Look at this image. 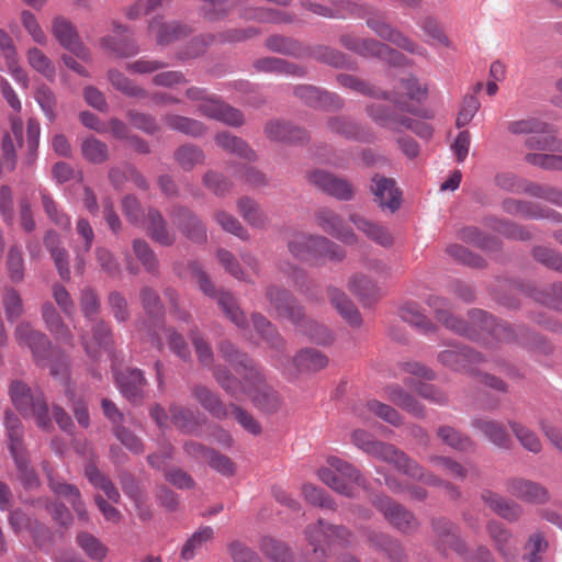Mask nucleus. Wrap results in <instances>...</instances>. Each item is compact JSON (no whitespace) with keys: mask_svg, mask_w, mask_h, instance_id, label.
I'll use <instances>...</instances> for the list:
<instances>
[{"mask_svg":"<svg viewBox=\"0 0 562 562\" xmlns=\"http://www.w3.org/2000/svg\"><path fill=\"white\" fill-rule=\"evenodd\" d=\"M34 99L49 122L56 120L57 98L54 91L46 85H41L34 92Z\"/></svg>","mask_w":562,"mask_h":562,"instance_id":"4d7b16f0","label":"nucleus"},{"mask_svg":"<svg viewBox=\"0 0 562 562\" xmlns=\"http://www.w3.org/2000/svg\"><path fill=\"white\" fill-rule=\"evenodd\" d=\"M472 426L493 445L499 448L509 446L510 437L503 424L486 418H475L472 420Z\"/></svg>","mask_w":562,"mask_h":562,"instance_id":"c756f323","label":"nucleus"},{"mask_svg":"<svg viewBox=\"0 0 562 562\" xmlns=\"http://www.w3.org/2000/svg\"><path fill=\"white\" fill-rule=\"evenodd\" d=\"M267 297L276 314L297 325L301 331L318 345L333 342V334L323 325L314 321H305L302 307L295 304L294 299L285 291L276 286L267 290Z\"/></svg>","mask_w":562,"mask_h":562,"instance_id":"20e7f679","label":"nucleus"},{"mask_svg":"<svg viewBox=\"0 0 562 562\" xmlns=\"http://www.w3.org/2000/svg\"><path fill=\"white\" fill-rule=\"evenodd\" d=\"M213 536L214 531L209 526L198 529L183 544L180 553L181 559L186 561L193 559L196 552L213 539Z\"/></svg>","mask_w":562,"mask_h":562,"instance_id":"49530a36","label":"nucleus"},{"mask_svg":"<svg viewBox=\"0 0 562 562\" xmlns=\"http://www.w3.org/2000/svg\"><path fill=\"white\" fill-rule=\"evenodd\" d=\"M349 288L363 299H375L382 293V288L376 282L361 274H357L350 280Z\"/></svg>","mask_w":562,"mask_h":562,"instance_id":"bf43d9fd","label":"nucleus"},{"mask_svg":"<svg viewBox=\"0 0 562 562\" xmlns=\"http://www.w3.org/2000/svg\"><path fill=\"white\" fill-rule=\"evenodd\" d=\"M288 247L290 252L301 260L321 257L340 260L344 257V251L340 247L323 236L297 233L289 240Z\"/></svg>","mask_w":562,"mask_h":562,"instance_id":"1a4fd4ad","label":"nucleus"},{"mask_svg":"<svg viewBox=\"0 0 562 562\" xmlns=\"http://www.w3.org/2000/svg\"><path fill=\"white\" fill-rule=\"evenodd\" d=\"M340 43L346 48L364 57H376L393 66L409 65L408 59L400 52L376 40H361L352 35H342Z\"/></svg>","mask_w":562,"mask_h":562,"instance_id":"9b49d317","label":"nucleus"},{"mask_svg":"<svg viewBox=\"0 0 562 562\" xmlns=\"http://www.w3.org/2000/svg\"><path fill=\"white\" fill-rule=\"evenodd\" d=\"M193 394L199 403L214 417L222 419L229 415L228 408L207 387L196 386Z\"/></svg>","mask_w":562,"mask_h":562,"instance_id":"de8ad7c7","label":"nucleus"},{"mask_svg":"<svg viewBox=\"0 0 562 562\" xmlns=\"http://www.w3.org/2000/svg\"><path fill=\"white\" fill-rule=\"evenodd\" d=\"M509 426L512 428L513 434L519 441V443L528 451L532 453H539L542 449L541 441L537 434L531 430L529 427L517 423L510 422Z\"/></svg>","mask_w":562,"mask_h":562,"instance_id":"6e6d98bb","label":"nucleus"},{"mask_svg":"<svg viewBox=\"0 0 562 562\" xmlns=\"http://www.w3.org/2000/svg\"><path fill=\"white\" fill-rule=\"evenodd\" d=\"M294 94L311 106L339 109L342 106V100L335 93L321 90L312 86H299Z\"/></svg>","mask_w":562,"mask_h":562,"instance_id":"cd10ccee","label":"nucleus"},{"mask_svg":"<svg viewBox=\"0 0 562 562\" xmlns=\"http://www.w3.org/2000/svg\"><path fill=\"white\" fill-rule=\"evenodd\" d=\"M4 427L9 439V449L14 459L19 479L26 488L38 485V479L32 468L29 467V459L23 446V428L20 419L11 412H7Z\"/></svg>","mask_w":562,"mask_h":562,"instance_id":"0eeeda50","label":"nucleus"},{"mask_svg":"<svg viewBox=\"0 0 562 562\" xmlns=\"http://www.w3.org/2000/svg\"><path fill=\"white\" fill-rule=\"evenodd\" d=\"M41 200L43 209L48 216V218L58 227L69 229L71 226L70 217L58 209L56 202L52 199V196L46 192V190H41Z\"/></svg>","mask_w":562,"mask_h":562,"instance_id":"13d9d810","label":"nucleus"},{"mask_svg":"<svg viewBox=\"0 0 562 562\" xmlns=\"http://www.w3.org/2000/svg\"><path fill=\"white\" fill-rule=\"evenodd\" d=\"M400 317L426 334L435 330L434 324L422 313L419 305L415 302H405L400 308Z\"/></svg>","mask_w":562,"mask_h":562,"instance_id":"a18cd8bd","label":"nucleus"},{"mask_svg":"<svg viewBox=\"0 0 562 562\" xmlns=\"http://www.w3.org/2000/svg\"><path fill=\"white\" fill-rule=\"evenodd\" d=\"M47 475H48V480H49L50 490L55 494L68 498L69 502L71 503L74 510L77 513L79 518L87 520L88 514H87L85 504L81 501L79 490L75 485L67 484L65 482L55 480L49 473Z\"/></svg>","mask_w":562,"mask_h":562,"instance_id":"c9c22d12","label":"nucleus"},{"mask_svg":"<svg viewBox=\"0 0 562 562\" xmlns=\"http://www.w3.org/2000/svg\"><path fill=\"white\" fill-rule=\"evenodd\" d=\"M506 128L513 135H526L528 149L562 151V140L555 138L549 124L536 117L509 121Z\"/></svg>","mask_w":562,"mask_h":562,"instance_id":"423d86ee","label":"nucleus"},{"mask_svg":"<svg viewBox=\"0 0 562 562\" xmlns=\"http://www.w3.org/2000/svg\"><path fill=\"white\" fill-rule=\"evenodd\" d=\"M173 221L192 241L202 243L206 239L205 227L189 210L179 209L175 214Z\"/></svg>","mask_w":562,"mask_h":562,"instance_id":"7c9ffc66","label":"nucleus"},{"mask_svg":"<svg viewBox=\"0 0 562 562\" xmlns=\"http://www.w3.org/2000/svg\"><path fill=\"white\" fill-rule=\"evenodd\" d=\"M363 18H366L368 27H370L379 37L391 42L411 54L427 57L428 52L425 47L417 44L398 29L386 22L384 15L381 13L370 12L367 15H363Z\"/></svg>","mask_w":562,"mask_h":562,"instance_id":"f8f14e48","label":"nucleus"},{"mask_svg":"<svg viewBox=\"0 0 562 562\" xmlns=\"http://www.w3.org/2000/svg\"><path fill=\"white\" fill-rule=\"evenodd\" d=\"M146 227L155 241L164 246L171 245L175 241L173 234L166 228V222L159 212L155 210L148 212Z\"/></svg>","mask_w":562,"mask_h":562,"instance_id":"c03bdc74","label":"nucleus"},{"mask_svg":"<svg viewBox=\"0 0 562 562\" xmlns=\"http://www.w3.org/2000/svg\"><path fill=\"white\" fill-rule=\"evenodd\" d=\"M482 499L491 509L507 520H516L521 514V509L517 504L505 499L494 492L484 491Z\"/></svg>","mask_w":562,"mask_h":562,"instance_id":"4c0bfd02","label":"nucleus"},{"mask_svg":"<svg viewBox=\"0 0 562 562\" xmlns=\"http://www.w3.org/2000/svg\"><path fill=\"white\" fill-rule=\"evenodd\" d=\"M272 364L288 378L302 372H316L328 364V358L317 349L306 348L299 351L294 358L285 355H277Z\"/></svg>","mask_w":562,"mask_h":562,"instance_id":"9d476101","label":"nucleus"},{"mask_svg":"<svg viewBox=\"0 0 562 562\" xmlns=\"http://www.w3.org/2000/svg\"><path fill=\"white\" fill-rule=\"evenodd\" d=\"M368 113L376 124L393 132L412 130L419 137L425 139L430 138L432 135V128L429 124L403 115H396L382 105H370Z\"/></svg>","mask_w":562,"mask_h":562,"instance_id":"ddd939ff","label":"nucleus"},{"mask_svg":"<svg viewBox=\"0 0 562 562\" xmlns=\"http://www.w3.org/2000/svg\"><path fill=\"white\" fill-rule=\"evenodd\" d=\"M317 477L334 492L346 497H356V488L367 490V481L351 463L336 456H329L326 465L317 471Z\"/></svg>","mask_w":562,"mask_h":562,"instance_id":"39448f33","label":"nucleus"},{"mask_svg":"<svg viewBox=\"0 0 562 562\" xmlns=\"http://www.w3.org/2000/svg\"><path fill=\"white\" fill-rule=\"evenodd\" d=\"M387 397L397 406L416 417L424 416V407L411 394L398 385H390L385 389Z\"/></svg>","mask_w":562,"mask_h":562,"instance_id":"79ce46f5","label":"nucleus"},{"mask_svg":"<svg viewBox=\"0 0 562 562\" xmlns=\"http://www.w3.org/2000/svg\"><path fill=\"white\" fill-rule=\"evenodd\" d=\"M503 207L507 213L525 218H548L554 223L562 222L561 213L553 210H544L539 204L532 202L508 199L504 201Z\"/></svg>","mask_w":562,"mask_h":562,"instance_id":"412c9836","label":"nucleus"},{"mask_svg":"<svg viewBox=\"0 0 562 562\" xmlns=\"http://www.w3.org/2000/svg\"><path fill=\"white\" fill-rule=\"evenodd\" d=\"M1 303L9 323L16 322L24 313L23 300L20 293L11 286L4 288Z\"/></svg>","mask_w":562,"mask_h":562,"instance_id":"3c124183","label":"nucleus"},{"mask_svg":"<svg viewBox=\"0 0 562 562\" xmlns=\"http://www.w3.org/2000/svg\"><path fill=\"white\" fill-rule=\"evenodd\" d=\"M372 192L382 209L395 212L401 205V192L393 179L375 176L372 178Z\"/></svg>","mask_w":562,"mask_h":562,"instance_id":"b1692460","label":"nucleus"},{"mask_svg":"<svg viewBox=\"0 0 562 562\" xmlns=\"http://www.w3.org/2000/svg\"><path fill=\"white\" fill-rule=\"evenodd\" d=\"M198 111L210 119L223 122L232 126H240L244 123L243 113L215 98L203 99L198 103Z\"/></svg>","mask_w":562,"mask_h":562,"instance_id":"a211bd4d","label":"nucleus"},{"mask_svg":"<svg viewBox=\"0 0 562 562\" xmlns=\"http://www.w3.org/2000/svg\"><path fill=\"white\" fill-rule=\"evenodd\" d=\"M217 303L221 306L224 314L239 328H243L246 324L244 313L240 311L236 303L235 297L227 293L222 292L217 296Z\"/></svg>","mask_w":562,"mask_h":562,"instance_id":"680f3d73","label":"nucleus"},{"mask_svg":"<svg viewBox=\"0 0 562 562\" xmlns=\"http://www.w3.org/2000/svg\"><path fill=\"white\" fill-rule=\"evenodd\" d=\"M14 338L21 347L30 348L38 366L46 364L52 347L45 334L35 330L29 322H21L14 329Z\"/></svg>","mask_w":562,"mask_h":562,"instance_id":"2eb2a0df","label":"nucleus"},{"mask_svg":"<svg viewBox=\"0 0 562 562\" xmlns=\"http://www.w3.org/2000/svg\"><path fill=\"white\" fill-rule=\"evenodd\" d=\"M52 33L57 42L66 49L74 53L77 57L88 60L90 54L82 45L75 26L61 16L53 20Z\"/></svg>","mask_w":562,"mask_h":562,"instance_id":"f3484780","label":"nucleus"},{"mask_svg":"<svg viewBox=\"0 0 562 562\" xmlns=\"http://www.w3.org/2000/svg\"><path fill=\"white\" fill-rule=\"evenodd\" d=\"M237 206L240 215L251 226L262 227L266 224V215L252 200L243 198L238 201Z\"/></svg>","mask_w":562,"mask_h":562,"instance_id":"052dcab7","label":"nucleus"},{"mask_svg":"<svg viewBox=\"0 0 562 562\" xmlns=\"http://www.w3.org/2000/svg\"><path fill=\"white\" fill-rule=\"evenodd\" d=\"M429 462L443 474L453 479L463 480L468 474L467 468L448 457L431 456Z\"/></svg>","mask_w":562,"mask_h":562,"instance_id":"0e129e2a","label":"nucleus"},{"mask_svg":"<svg viewBox=\"0 0 562 562\" xmlns=\"http://www.w3.org/2000/svg\"><path fill=\"white\" fill-rule=\"evenodd\" d=\"M507 491L513 496L528 503H544L549 497L548 491L542 485L524 479L509 480Z\"/></svg>","mask_w":562,"mask_h":562,"instance_id":"a878e982","label":"nucleus"},{"mask_svg":"<svg viewBox=\"0 0 562 562\" xmlns=\"http://www.w3.org/2000/svg\"><path fill=\"white\" fill-rule=\"evenodd\" d=\"M438 361L453 371L471 372V366L481 362L482 357L468 348L453 346L451 349L441 351L438 355Z\"/></svg>","mask_w":562,"mask_h":562,"instance_id":"4be33fe9","label":"nucleus"},{"mask_svg":"<svg viewBox=\"0 0 562 562\" xmlns=\"http://www.w3.org/2000/svg\"><path fill=\"white\" fill-rule=\"evenodd\" d=\"M85 474L89 482L103 491V493L106 495V497L112 501L113 503H119L120 501V493L117 488L113 485V483L102 475L97 467L94 464H88L85 470Z\"/></svg>","mask_w":562,"mask_h":562,"instance_id":"5fc2aeb1","label":"nucleus"},{"mask_svg":"<svg viewBox=\"0 0 562 562\" xmlns=\"http://www.w3.org/2000/svg\"><path fill=\"white\" fill-rule=\"evenodd\" d=\"M216 144L224 150L248 161L257 159L256 153L241 138L229 133H220L215 137Z\"/></svg>","mask_w":562,"mask_h":562,"instance_id":"58836bf2","label":"nucleus"},{"mask_svg":"<svg viewBox=\"0 0 562 562\" xmlns=\"http://www.w3.org/2000/svg\"><path fill=\"white\" fill-rule=\"evenodd\" d=\"M149 29L156 33L157 43L160 45H167L189 33L188 26L177 22L165 24L154 21Z\"/></svg>","mask_w":562,"mask_h":562,"instance_id":"8fccbe9b","label":"nucleus"},{"mask_svg":"<svg viewBox=\"0 0 562 562\" xmlns=\"http://www.w3.org/2000/svg\"><path fill=\"white\" fill-rule=\"evenodd\" d=\"M186 450L193 457L206 461L213 470L222 475L232 476L235 473L234 462L224 454L193 441L186 443Z\"/></svg>","mask_w":562,"mask_h":562,"instance_id":"5701e85b","label":"nucleus"},{"mask_svg":"<svg viewBox=\"0 0 562 562\" xmlns=\"http://www.w3.org/2000/svg\"><path fill=\"white\" fill-rule=\"evenodd\" d=\"M387 397L397 406L416 417L424 416V407L411 394L398 385H390L385 389Z\"/></svg>","mask_w":562,"mask_h":562,"instance_id":"37998d69","label":"nucleus"},{"mask_svg":"<svg viewBox=\"0 0 562 562\" xmlns=\"http://www.w3.org/2000/svg\"><path fill=\"white\" fill-rule=\"evenodd\" d=\"M10 396L15 408L24 417H34L40 428H47L50 424L48 407L41 391H32L21 381L12 382Z\"/></svg>","mask_w":562,"mask_h":562,"instance_id":"6e6552de","label":"nucleus"},{"mask_svg":"<svg viewBox=\"0 0 562 562\" xmlns=\"http://www.w3.org/2000/svg\"><path fill=\"white\" fill-rule=\"evenodd\" d=\"M169 414L171 423L183 431L191 432L198 424L195 415L179 405H171Z\"/></svg>","mask_w":562,"mask_h":562,"instance_id":"774afa93","label":"nucleus"},{"mask_svg":"<svg viewBox=\"0 0 562 562\" xmlns=\"http://www.w3.org/2000/svg\"><path fill=\"white\" fill-rule=\"evenodd\" d=\"M44 244L50 252L60 278L63 280H69L70 270L68 265V254L66 249L59 247V236L55 232H48L44 238Z\"/></svg>","mask_w":562,"mask_h":562,"instance_id":"e433bc0d","label":"nucleus"},{"mask_svg":"<svg viewBox=\"0 0 562 562\" xmlns=\"http://www.w3.org/2000/svg\"><path fill=\"white\" fill-rule=\"evenodd\" d=\"M78 544L93 560L101 561L106 555V547L94 536L81 532L77 537Z\"/></svg>","mask_w":562,"mask_h":562,"instance_id":"338daca9","label":"nucleus"},{"mask_svg":"<svg viewBox=\"0 0 562 562\" xmlns=\"http://www.w3.org/2000/svg\"><path fill=\"white\" fill-rule=\"evenodd\" d=\"M337 81L339 82L340 86L351 89L353 91H357L359 93L371 95V97H374L378 99H385V100L393 101L400 111L412 112V110L405 104V102H403L396 95L389 93V92L376 90L373 87H370L364 81H362L351 75L341 74V75L337 76Z\"/></svg>","mask_w":562,"mask_h":562,"instance_id":"393cba45","label":"nucleus"},{"mask_svg":"<svg viewBox=\"0 0 562 562\" xmlns=\"http://www.w3.org/2000/svg\"><path fill=\"white\" fill-rule=\"evenodd\" d=\"M328 296L333 306L350 326L359 327L362 324L359 311L344 292L329 288Z\"/></svg>","mask_w":562,"mask_h":562,"instance_id":"2f4dec72","label":"nucleus"},{"mask_svg":"<svg viewBox=\"0 0 562 562\" xmlns=\"http://www.w3.org/2000/svg\"><path fill=\"white\" fill-rule=\"evenodd\" d=\"M26 59L32 69L53 82L56 69L53 61L37 47H31L26 52Z\"/></svg>","mask_w":562,"mask_h":562,"instance_id":"09e8293b","label":"nucleus"},{"mask_svg":"<svg viewBox=\"0 0 562 562\" xmlns=\"http://www.w3.org/2000/svg\"><path fill=\"white\" fill-rule=\"evenodd\" d=\"M367 537L370 544L385 552L392 562H404L405 553L397 541L384 533L374 531L368 532Z\"/></svg>","mask_w":562,"mask_h":562,"instance_id":"a19ab883","label":"nucleus"},{"mask_svg":"<svg viewBox=\"0 0 562 562\" xmlns=\"http://www.w3.org/2000/svg\"><path fill=\"white\" fill-rule=\"evenodd\" d=\"M318 225L335 238L341 240L345 244H353L356 241V235L351 228L342 225V220L333 211L328 209H322L317 213Z\"/></svg>","mask_w":562,"mask_h":562,"instance_id":"bb28decb","label":"nucleus"},{"mask_svg":"<svg viewBox=\"0 0 562 562\" xmlns=\"http://www.w3.org/2000/svg\"><path fill=\"white\" fill-rule=\"evenodd\" d=\"M305 536L314 553L324 557L325 547L330 542L338 541L340 544H348L351 532L342 526H329L323 519H319L317 524L306 528Z\"/></svg>","mask_w":562,"mask_h":562,"instance_id":"4468645a","label":"nucleus"},{"mask_svg":"<svg viewBox=\"0 0 562 562\" xmlns=\"http://www.w3.org/2000/svg\"><path fill=\"white\" fill-rule=\"evenodd\" d=\"M267 137L274 142H300L305 138V132L290 123L271 121L265 126Z\"/></svg>","mask_w":562,"mask_h":562,"instance_id":"72a5a7b5","label":"nucleus"},{"mask_svg":"<svg viewBox=\"0 0 562 562\" xmlns=\"http://www.w3.org/2000/svg\"><path fill=\"white\" fill-rule=\"evenodd\" d=\"M372 505L383 514L385 519L403 532L412 531L416 528L417 521L412 513L402 505L394 503L391 498L383 495H376L372 498Z\"/></svg>","mask_w":562,"mask_h":562,"instance_id":"dca6fc26","label":"nucleus"},{"mask_svg":"<svg viewBox=\"0 0 562 562\" xmlns=\"http://www.w3.org/2000/svg\"><path fill=\"white\" fill-rule=\"evenodd\" d=\"M487 531L491 539L494 541L495 548L506 562L513 561L517 554L518 549L514 544L510 533L501 524L491 521L487 525Z\"/></svg>","mask_w":562,"mask_h":562,"instance_id":"c85d7f7f","label":"nucleus"},{"mask_svg":"<svg viewBox=\"0 0 562 562\" xmlns=\"http://www.w3.org/2000/svg\"><path fill=\"white\" fill-rule=\"evenodd\" d=\"M115 383L121 394L132 403L140 402L146 380L139 369H126L115 373Z\"/></svg>","mask_w":562,"mask_h":562,"instance_id":"6ab92c4d","label":"nucleus"},{"mask_svg":"<svg viewBox=\"0 0 562 562\" xmlns=\"http://www.w3.org/2000/svg\"><path fill=\"white\" fill-rule=\"evenodd\" d=\"M83 157L93 164H102L108 159V146L94 138L88 137L81 144Z\"/></svg>","mask_w":562,"mask_h":562,"instance_id":"e2e57ef3","label":"nucleus"},{"mask_svg":"<svg viewBox=\"0 0 562 562\" xmlns=\"http://www.w3.org/2000/svg\"><path fill=\"white\" fill-rule=\"evenodd\" d=\"M164 121L169 128L186 135L196 137L203 135L205 132V127L201 122L190 117L172 114L166 115Z\"/></svg>","mask_w":562,"mask_h":562,"instance_id":"603ef678","label":"nucleus"},{"mask_svg":"<svg viewBox=\"0 0 562 562\" xmlns=\"http://www.w3.org/2000/svg\"><path fill=\"white\" fill-rule=\"evenodd\" d=\"M367 411L372 412L374 415L393 426H398L402 424L400 414L393 407L386 404L380 403L378 401H370L367 404H360L355 407V413L363 419L368 418L366 414Z\"/></svg>","mask_w":562,"mask_h":562,"instance_id":"ea45409f","label":"nucleus"},{"mask_svg":"<svg viewBox=\"0 0 562 562\" xmlns=\"http://www.w3.org/2000/svg\"><path fill=\"white\" fill-rule=\"evenodd\" d=\"M350 222L361 231L368 238L375 241L376 244L387 247L392 245V236L387 229L376 223H373L359 214H351Z\"/></svg>","mask_w":562,"mask_h":562,"instance_id":"473e14b6","label":"nucleus"},{"mask_svg":"<svg viewBox=\"0 0 562 562\" xmlns=\"http://www.w3.org/2000/svg\"><path fill=\"white\" fill-rule=\"evenodd\" d=\"M42 316L47 329L56 337V339L68 345L72 344V335L70 330L50 303H45L43 305Z\"/></svg>","mask_w":562,"mask_h":562,"instance_id":"f704fd0d","label":"nucleus"},{"mask_svg":"<svg viewBox=\"0 0 562 562\" xmlns=\"http://www.w3.org/2000/svg\"><path fill=\"white\" fill-rule=\"evenodd\" d=\"M214 376L221 386L233 396L246 394L254 405L266 413L277 412L282 400L280 394L265 381L262 373L256 368L245 375V383L229 374L225 368H216Z\"/></svg>","mask_w":562,"mask_h":562,"instance_id":"7ed1b4c3","label":"nucleus"},{"mask_svg":"<svg viewBox=\"0 0 562 562\" xmlns=\"http://www.w3.org/2000/svg\"><path fill=\"white\" fill-rule=\"evenodd\" d=\"M427 305L434 311L437 321L456 334L470 339L480 338L484 333L498 341H508L512 338V329L505 323L496 321L482 310H473L469 313L470 323L468 325L450 314L449 303L440 296H429Z\"/></svg>","mask_w":562,"mask_h":562,"instance_id":"f03ea898","label":"nucleus"},{"mask_svg":"<svg viewBox=\"0 0 562 562\" xmlns=\"http://www.w3.org/2000/svg\"><path fill=\"white\" fill-rule=\"evenodd\" d=\"M310 180L317 188L336 199L347 201L352 198L353 191L350 183L327 171L315 170L311 173Z\"/></svg>","mask_w":562,"mask_h":562,"instance_id":"aec40b11","label":"nucleus"},{"mask_svg":"<svg viewBox=\"0 0 562 562\" xmlns=\"http://www.w3.org/2000/svg\"><path fill=\"white\" fill-rule=\"evenodd\" d=\"M435 530L440 537L442 544H447L449 548L463 554L465 551L464 543L457 533V528L448 520L439 519L435 522Z\"/></svg>","mask_w":562,"mask_h":562,"instance_id":"864d4df0","label":"nucleus"},{"mask_svg":"<svg viewBox=\"0 0 562 562\" xmlns=\"http://www.w3.org/2000/svg\"><path fill=\"white\" fill-rule=\"evenodd\" d=\"M351 440L356 447H358L367 454L378 460L393 464L405 475L414 480L422 481L427 485L442 486L450 493L452 497L458 495L457 490L449 482L439 479L435 474L426 473L422 465L406 456L403 451L396 449L393 445L378 441L373 439L369 432L360 429L352 432Z\"/></svg>","mask_w":562,"mask_h":562,"instance_id":"f257e3e1","label":"nucleus"},{"mask_svg":"<svg viewBox=\"0 0 562 562\" xmlns=\"http://www.w3.org/2000/svg\"><path fill=\"white\" fill-rule=\"evenodd\" d=\"M438 436L446 445L459 451H469L473 447L469 437L462 436L454 428L449 426L440 427Z\"/></svg>","mask_w":562,"mask_h":562,"instance_id":"69168bd1","label":"nucleus"}]
</instances>
